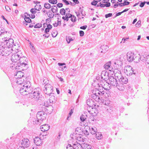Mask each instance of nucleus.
I'll return each mask as SVG.
<instances>
[{
  "label": "nucleus",
  "instance_id": "ea45409f",
  "mask_svg": "<svg viewBox=\"0 0 149 149\" xmlns=\"http://www.w3.org/2000/svg\"><path fill=\"white\" fill-rule=\"evenodd\" d=\"M53 13H51L50 12V11H49V12L48 13H47L48 17L50 18H53L54 16V14Z\"/></svg>",
  "mask_w": 149,
  "mask_h": 149
},
{
  "label": "nucleus",
  "instance_id": "9d476101",
  "mask_svg": "<svg viewBox=\"0 0 149 149\" xmlns=\"http://www.w3.org/2000/svg\"><path fill=\"white\" fill-rule=\"evenodd\" d=\"M29 97L31 99L36 100H39L40 97V89L37 88L35 89L33 91L31 90V92L29 93Z\"/></svg>",
  "mask_w": 149,
  "mask_h": 149
},
{
  "label": "nucleus",
  "instance_id": "bf43d9fd",
  "mask_svg": "<svg viewBox=\"0 0 149 149\" xmlns=\"http://www.w3.org/2000/svg\"><path fill=\"white\" fill-rule=\"evenodd\" d=\"M63 1L64 3L66 5H68L69 4V2L66 0H62Z\"/></svg>",
  "mask_w": 149,
  "mask_h": 149
},
{
  "label": "nucleus",
  "instance_id": "b1692460",
  "mask_svg": "<svg viewBox=\"0 0 149 149\" xmlns=\"http://www.w3.org/2000/svg\"><path fill=\"white\" fill-rule=\"evenodd\" d=\"M24 74L23 72L19 71L16 72V73L14 76L15 78L17 79L18 78H21V77L22 78L25 77H24Z\"/></svg>",
  "mask_w": 149,
  "mask_h": 149
},
{
  "label": "nucleus",
  "instance_id": "423d86ee",
  "mask_svg": "<svg viewBox=\"0 0 149 149\" xmlns=\"http://www.w3.org/2000/svg\"><path fill=\"white\" fill-rule=\"evenodd\" d=\"M4 38H3V40H2L1 44H3V46H5V47L10 48H13L14 47L15 48V49H16L17 51L18 50V49H16V45H13L14 42L13 39L10 38L8 40L7 39L8 38L6 37H5V36H4Z\"/></svg>",
  "mask_w": 149,
  "mask_h": 149
},
{
  "label": "nucleus",
  "instance_id": "bb28decb",
  "mask_svg": "<svg viewBox=\"0 0 149 149\" xmlns=\"http://www.w3.org/2000/svg\"><path fill=\"white\" fill-rule=\"evenodd\" d=\"M26 77H21V78H18L16 79V82L18 84L22 85L23 82V81H24L25 78Z\"/></svg>",
  "mask_w": 149,
  "mask_h": 149
},
{
  "label": "nucleus",
  "instance_id": "79ce46f5",
  "mask_svg": "<svg viewBox=\"0 0 149 149\" xmlns=\"http://www.w3.org/2000/svg\"><path fill=\"white\" fill-rule=\"evenodd\" d=\"M60 13L61 15H65V10L63 8L61 9L60 10Z\"/></svg>",
  "mask_w": 149,
  "mask_h": 149
},
{
  "label": "nucleus",
  "instance_id": "37998d69",
  "mask_svg": "<svg viewBox=\"0 0 149 149\" xmlns=\"http://www.w3.org/2000/svg\"><path fill=\"white\" fill-rule=\"evenodd\" d=\"M66 40L68 43H69L71 41L73 40L69 36L66 37Z\"/></svg>",
  "mask_w": 149,
  "mask_h": 149
},
{
  "label": "nucleus",
  "instance_id": "f3484780",
  "mask_svg": "<svg viewBox=\"0 0 149 149\" xmlns=\"http://www.w3.org/2000/svg\"><path fill=\"white\" fill-rule=\"evenodd\" d=\"M21 144L22 146L21 148H27L30 146V141L29 139L24 138L22 140Z\"/></svg>",
  "mask_w": 149,
  "mask_h": 149
},
{
  "label": "nucleus",
  "instance_id": "7c9ffc66",
  "mask_svg": "<svg viewBox=\"0 0 149 149\" xmlns=\"http://www.w3.org/2000/svg\"><path fill=\"white\" fill-rule=\"evenodd\" d=\"M50 95L51 96L49 99V102L51 103L55 102V97L54 95V94L52 93V94H50Z\"/></svg>",
  "mask_w": 149,
  "mask_h": 149
},
{
  "label": "nucleus",
  "instance_id": "603ef678",
  "mask_svg": "<svg viewBox=\"0 0 149 149\" xmlns=\"http://www.w3.org/2000/svg\"><path fill=\"white\" fill-rule=\"evenodd\" d=\"M146 59H147V60L146 64V65H149V55L146 56Z\"/></svg>",
  "mask_w": 149,
  "mask_h": 149
},
{
  "label": "nucleus",
  "instance_id": "412c9836",
  "mask_svg": "<svg viewBox=\"0 0 149 149\" xmlns=\"http://www.w3.org/2000/svg\"><path fill=\"white\" fill-rule=\"evenodd\" d=\"M41 135L40 134V136H41ZM41 137H39L38 136H36L34 139V142L35 145L38 146H40L42 144V141L40 139Z\"/></svg>",
  "mask_w": 149,
  "mask_h": 149
},
{
  "label": "nucleus",
  "instance_id": "ddd939ff",
  "mask_svg": "<svg viewBox=\"0 0 149 149\" xmlns=\"http://www.w3.org/2000/svg\"><path fill=\"white\" fill-rule=\"evenodd\" d=\"M70 136L72 139H75L76 140V142H77V143L81 144L83 143L84 140L80 135L76 134L75 133H74L73 134L70 135Z\"/></svg>",
  "mask_w": 149,
  "mask_h": 149
},
{
  "label": "nucleus",
  "instance_id": "393cba45",
  "mask_svg": "<svg viewBox=\"0 0 149 149\" xmlns=\"http://www.w3.org/2000/svg\"><path fill=\"white\" fill-rule=\"evenodd\" d=\"M49 129V126L48 124H44L40 126V129L43 132L48 131Z\"/></svg>",
  "mask_w": 149,
  "mask_h": 149
},
{
  "label": "nucleus",
  "instance_id": "680f3d73",
  "mask_svg": "<svg viewBox=\"0 0 149 149\" xmlns=\"http://www.w3.org/2000/svg\"><path fill=\"white\" fill-rule=\"evenodd\" d=\"M30 11L31 13L34 14L36 13V12L34 10V8L31 9L30 10Z\"/></svg>",
  "mask_w": 149,
  "mask_h": 149
},
{
  "label": "nucleus",
  "instance_id": "c756f323",
  "mask_svg": "<svg viewBox=\"0 0 149 149\" xmlns=\"http://www.w3.org/2000/svg\"><path fill=\"white\" fill-rule=\"evenodd\" d=\"M108 47L105 45H103L101 46L100 48L102 50L101 51V53H105L108 49Z\"/></svg>",
  "mask_w": 149,
  "mask_h": 149
},
{
  "label": "nucleus",
  "instance_id": "6e6d98bb",
  "mask_svg": "<svg viewBox=\"0 0 149 149\" xmlns=\"http://www.w3.org/2000/svg\"><path fill=\"white\" fill-rule=\"evenodd\" d=\"M84 32L82 31H79V34L80 36H83L84 35Z\"/></svg>",
  "mask_w": 149,
  "mask_h": 149
},
{
  "label": "nucleus",
  "instance_id": "6ab92c4d",
  "mask_svg": "<svg viewBox=\"0 0 149 149\" xmlns=\"http://www.w3.org/2000/svg\"><path fill=\"white\" fill-rule=\"evenodd\" d=\"M110 77L108 72L105 70L103 71L101 74V78L103 80H107L109 79Z\"/></svg>",
  "mask_w": 149,
  "mask_h": 149
},
{
  "label": "nucleus",
  "instance_id": "8fccbe9b",
  "mask_svg": "<svg viewBox=\"0 0 149 149\" xmlns=\"http://www.w3.org/2000/svg\"><path fill=\"white\" fill-rule=\"evenodd\" d=\"M146 55L145 56H141V57H142V59H141V61H142L143 62H146V60L147 59H146Z\"/></svg>",
  "mask_w": 149,
  "mask_h": 149
},
{
  "label": "nucleus",
  "instance_id": "7ed1b4c3",
  "mask_svg": "<svg viewBox=\"0 0 149 149\" xmlns=\"http://www.w3.org/2000/svg\"><path fill=\"white\" fill-rule=\"evenodd\" d=\"M110 84L114 87H116L119 90L123 91L124 90V87L123 84L119 82L114 77L111 76L109 78Z\"/></svg>",
  "mask_w": 149,
  "mask_h": 149
},
{
  "label": "nucleus",
  "instance_id": "338daca9",
  "mask_svg": "<svg viewBox=\"0 0 149 149\" xmlns=\"http://www.w3.org/2000/svg\"><path fill=\"white\" fill-rule=\"evenodd\" d=\"M5 8L6 10L8 12H9L10 10V8L8 6H6Z\"/></svg>",
  "mask_w": 149,
  "mask_h": 149
},
{
  "label": "nucleus",
  "instance_id": "72a5a7b5",
  "mask_svg": "<svg viewBox=\"0 0 149 149\" xmlns=\"http://www.w3.org/2000/svg\"><path fill=\"white\" fill-rule=\"evenodd\" d=\"M87 117V116L86 114L85 113H84V114H82L81 116V120L82 122H84L86 119Z\"/></svg>",
  "mask_w": 149,
  "mask_h": 149
},
{
  "label": "nucleus",
  "instance_id": "4c0bfd02",
  "mask_svg": "<svg viewBox=\"0 0 149 149\" xmlns=\"http://www.w3.org/2000/svg\"><path fill=\"white\" fill-rule=\"evenodd\" d=\"M91 132L93 134H95L97 133V129L95 127H92Z\"/></svg>",
  "mask_w": 149,
  "mask_h": 149
},
{
  "label": "nucleus",
  "instance_id": "f03ea898",
  "mask_svg": "<svg viewBox=\"0 0 149 149\" xmlns=\"http://www.w3.org/2000/svg\"><path fill=\"white\" fill-rule=\"evenodd\" d=\"M27 58L26 57L23 56L20 57L17 63H16V66H11L13 68L16 69H18L24 70L27 68V61L26 60Z\"/></svg>",
  "mask_w": 149,
  "mask_h": 149
},
{
  "label": "nucleus",
  "instance_id": "473e14b6",
  "mask_svg": "<svg viewBox=\"0 0 149 149\" xmlns=\"http://www.w3.org/2000/svg\"><path fill=\"white\" fill-rule=\"evenodd\" d=\"M95 134V137L97 139L100 140L102 138V136L101 133L97 132Z\"/></svg>",
  "mask_w": 149,
  "mask_h": 149
},
{
  "label": "nucleus",
  "instance_id": "c03bdc74",
  "mask_svg": "<svg viewBox=\"0 0 149 149\" xmlns=\"http://www.w3.org/2000/svg\"><path fill=\"white\" fill-rule=\"evenodd\" d=\"M57 34V31L55 30H53L52 33V35L53 37H56Z\"/></svg>",
  "mask_w": 149,
  "mask_h": 149
},
{
  "label": "nucleus",
  "instance_id": "9b49d317",
  "mask_svg": "<svg viewBox=\"0 0 149 149\" xmlns=\"http://www.w3.org/2000/svg\"><path fill=\"white\" fill-rule=\"evenodd\" d=\"M47 114L44 111H38L36 115L37 120L36 122L37 124L39 122L41 123V121L45 118Z\"/></svg>",
  "mask_w": 149,
  "mask_h": 149
},
{
  "label": "nucleus",
  "instance_id": "dca6fc26",
  "mask_svg": "<svg viewBox=\"0 0 149 149\" xmlns=\"http://www.w3.org/2000/svg\"><path fill=\"white\" fill-rule=\"evenodd\" d=\"M124 70L125 74L128 76L132 75V73L135 74V73L134 72L133 70H132V68L130 65L126 66Z\"/></svg>",
  "mask_w": 149,
  "mask_h": 149
},
{
  "label": "nucleus",
  "instance_id": "3c124183",
  "mask_svg": "<svg viewBox=\"0 0 149 149\" xmlns=\"http://www.w3.org/2000/svg\"><path fill=\"white\" fill-rule=\"evenodd\" d=\"M72 15L71 14H70L68 12L67 13H66L65 17L68 18H70Z\"/></svg>",
  "mask_w": 149,
  "mask_h": 149
},
{
  "label": "nucleus",
  "instance_id": "20e7f679",
  "mask_svg": "<svg viewBox=\"0 0 149 149\" xmlns=\"http://www.w3.org/2000/svg\"><path fill=\"white\" fill-rule=\"evenodd\" d=\"M93 93L91 95V97L95 101L98 102L100 101V100H102V97L103 96L104 92V91H102L101 89H100L99 90H96L95 92L93 91Z\"/></svg>",
  "mask_w": 149,
  "mask_h": 149
},
{
  "label": "nucleus",
  "instance_id": "13d9d810",
  "mask_svg": "<svg viewBox=\"0 0 149 149\" xmlns=\"http://www.w3.org/2000/svg\"><path fill=\"white\" fill-rule=\"evenodd\" d=\"M145 1H144L143 2H141L140 5L139 6L141 7H143L144 6L145 4Z\"/></svg>",
  "mask_w": 149,
  "mask_h": 149
},
{
  "label": "nucleus",
  "instance_id": "c85d7f7f",
  "mask_svg": "<svg viewBox=\"0 0 149 149\" xmlns=\"http://www.w3.org/2000/svg\"><path fill=\"white\" fill-rule=\"evenodd\" d=\"M139 54H135V57H134V59L133 61L135 63H138L140 61L141 59H142V57H141Z\"/></svg>",
  "mask_w": 149,
  "mask_h": 149
},
{
  "label": "nucleus",
  "instance_id": "4d7b16f0",
  "mask_svg": "<svg viewBox=\"0 0 149 149\" xmlns=\"http://www.w3.org/2000/svg\"><path fill=\"white\" fill-rule=\"evenodd\" d=\"M97 3V1H94L91 3V4L92 5L95 6Z\"/></svg>",
  "mask_w": 149,
  "mask_h": 149
},
{
  "label": "nucleus",
  "instance_id": "f257e3e1",
  "mask_svg": "<svg viewBox=\"0 0 149 149\" xmlns=\"http://www.w3.org/2000/svg\"><path fill=\"white\" fill-rule=\"evenodd\" d=\"M23 81V83L20 88L19 92L22 95H26L31 92L32 88L29 78L26 77L25 78L24 81Z\"/></svg>",
  "mask_w": 149,
  "mask_h": 149
},
{
  "label": "nucleus",
  "instance_id": "052dcab7",
  "mask_svg": "<svg viewBox=\"0 0 149 149\" xmlns=\"http://www.w3.org/2000/svg\"><path fill=\"white\" fill-rule=\"evenodd\" d=\"M123 3L124 5V6L128 5L130 3V2H129L126 1H124Z\"/></svg>",
  "mask_w": 149,
  "mask_h": 149
},
{
  "label": "nucleus",
  "instance_id": "4be33fe9",
  "mask_svg": "<svg viewBox=\"0 0 149 149\" xmlns=\"http://www.w3.org/2000/svg\"><path fill=\"white\" fill-rule=\"evenodd\" d=\"M86 103L87 105L90 107H91L92 109H93V107L96 106V105L95 102L90 99H88L87 100Z\"/></svg>",
  "mask_w": 149,
  "mask_h": 149
},
{
  "label": "nucleus",
  "instance_id": "a878e982",
  "mask_svg": "<svg viewBox=\"0 0 149 149\" xmlns=\"http://www.w3.org/2000/svg\"><path fill=\"white\" fill-rule=\"evenodd\" d=\"M7 33L6 31H5L4 30H2L1 28H0V40H1V39L3 40V38H2V37L3 36H5Z\"/></svg>",
  "mask_w": 149,
  "mask_h": 149
},
{
  "label": "nucleus",
  "instance_id": "f704fd0d",
  "mask_svg": "<svg viewBox=\"0 0 149 149\" xmlns=\"http://www.w3.org/2000/svg\"><path fill=\"white\" fill-rule=\"evenodd\" d=\"M51 10L53 13L57 12L58 11V8L56 6H53L52 7Z\"/></svg>",
  "mask_w": 149,
  "mask_h": 149
},
{
  "label": "nucleus",
  "instance_id": "a211bd4d",
  "mask_svg": "<svg viewBox=\"0 0 149 149\" xmlns=\"http://www.w3.org/2000/svg\"><path fill=\"white\" fill-rule=\"evenodd\" d=\"M126 56L127 60L129 62H131L134 59V57H135V54L133 52H129L127 53Z\"/></svg>",
  "mask_w": 149,
  "mask_h": 149
},
{
  "label": "nucleus",
  "instance_id": "6e6552de",
  "mask_svg": "<svg viewBox=\"0 0 149 149\" xmlns=\"http://www.w3.org/2000/svg\"><path fill=\"white\" fill-rule=\"evenodd\" d=\"M4 38H3V40H2L1 44H3V46H5V47L10 48H13L14 47L15 48V49H16L17 51L18 50V49H16V45H13L14 42L13 39L10 38L8 40L7 39L8 38L6 37H5V36H4Z\"/></svg>",
  "mask_w": 149,
  "mask_h": 149
},
{
  "label": "nucleus",
  "instance_id": "58836bf2",
  "mask_svg": "<svg viewBox=\"0 0 149 149\" xmlns=\"http://www.w3.org/2000/svg\"><path fill=\"white\" fill-rule=\"evenodd\" d=\"M111 66V63L110 62H107L104 65V68L106 69H108L109 67Z\"/></svg>",
  "mask_w": 149,
  "mask_h": 149
},
{
  "label": "nucleus",
  "instance_id": "49530a36",
  "mask_svg": "<svg viewBox=\"0 0 149 149\" xmlns=\"http://www.w3.org/2000/svg\"><path fill=\"white\" fill-rule=\"evenodd\" d=\"M49 3L52 4H56L57 2V0H49Z\"/></svg>",
  "mask_w": 149,
  "mask_h": 149
},
{
  "label": "nucleus",
  "instance_id": "cd10ccee",
  "mask_svg": "<svg viewBox=\"0 0 149 149\" xmlns=\"http://www.w3.org/2000/svg\"><path fill=\"white\" fill-rule=\"evenodd\" d=\"M119 82H121L122 84H126L128 82L127 79L125 77H122L119 80Z\"/></svg>",
  "mask_w": 149,
  "mask_h": 149
},
{
  "label": "nucleus",
  "instance_id": "774afa93",
  "mask_svg": "<svg viewBox=\"0 0 149 149\" xmlns=\"http://www.w3.org/2000/svg\"><path fill=\"white\" fill-rule=\"evenodd\" d=\"M46 34H44L43 35V36H45V37L46 38H48L49 36V33H46Z\"/></svg>",
  "mask_w": 149,
  "mask_h": 149
},
{
  "label": "nucleus",
  "instance_id": "5701e85b",
  "mask_svg": "<svg viewBox=\"0 0 149 149\" xmlns=\"http://www.w3.org/2000/svg\"><path fill=\"white\" fill-rule=\"evenodd\" d=\"M122 65V62L120 60H117L115 61L114 66L115 67V69H118L119 68H120Z\"/></svg>",
  "mask_w": 149,
  "mask_h": 149
},
{
  "label": "nucleus",
  "instance_id": "4468645a",
  "mask_svg": "<svg viewBox=\"0 0 149 149\" xmlns=\"http://www.w3.org/2000/svg\"><path fill=\"white\" fill-rule=\"evenodd\" d=\"M106 81L101 80L100 83L98 84V85L100 87H101L104 89L107 90L110 89L111 85Z\"/></svg>",
  "mask_w": 149,
  "mask_h": 149
},
{
  "label": "nucleus",
  "instance_id": "aec40b11",
  "mask_svg": "<svg viewBox=\"0 0 149 149\" xmlns=\"http://www.w3.org/2000/svg\"><path fill=\"white\" fill-rule=\"evenodd\" d=\"M48 103L47 102H44V104H40L39 106V108L42 111H46L47 110V108L48 107Z\"/></svg>",
  "mask_w": 149,
  "mask_h": 149
},
{
  "label": "nucleus",
  "instance_id": "0eeeda50",
  "mask_svg": "<svg viewBox=\"0 0 149 149\" xmlns=\"http://www.w3.org/2000/svg\"><path fill=\"white\" fill-rule=\"evenodd\" d=\"M4 38H3V40H2L1 44H3V46H5V47L10 48H13L14 47L15 48V49H16L17 51L18 50V49H16V45H13L14 42L13 39L10 38L8 40L7 39L8 38L6 37H5V36H4Z\"/></svg>",
  "mask_w": 149,
  "mask_h": 149
},
{
  "label": "nucleus",
  "instance_id": "c9c22d12",
  "mask_svg": "<svg viewBox=\"0 0 149 149\" xmlns=\"http://www.w3.org/2000/svg\"><path fill=\"white\" fill-rule=\"evenodd\" d=\"M24 22H23L24 24H25L26 23H29L31 22V20L29 17H25L24 18Z\"/></svg>",
  "mask_w": 149,
  "mask_h": 149
},
{
  "label": "nucleus",
  "instance_id": "5fc2aeb1",
  "mask_svg": "<svg viewBox=\"0 0 149 149\" xmlns=\"http://www.w3.org/2000/svg\"><path fill=\"white\" fill-rule=\"evenodd\" d=\"M98 81L100 82L101 81L100 80V76H97L96 77V80H95V82H97V81Z\"/></svg>",
  "mask_w": 149,
  "mask_h": 149
},
{
  "label": "nucleus",
  "instance_id": "de8ad7c7",
  "mask_svg": "<svg viewBox=\"0 0 149 149\" xmlns=\"http://www.w3.org/2000/svg\"><path fill=\"white\" fill-rule=\"evenodd\" d=\"M71 17V20L72 22H75L76 20V17L74 15H72Z\"/></svg>",
  "mask_w": 149,
  "mask_h": 149
},
{
  "label": "nucleus",
  "instance_id": "a18cd8bd",
  "mask_svg": "<svg viewBox=\"0 0 149 149\" xmlns=\"http://www.w3.org/2000/svg\"><path fill=\"white\" fill-rule=\"evenodd\" d=\"M42 26V24L40 23H38V24H37L36 25H35L34 26V28H40Z\"/></svg>",
  "mask_w": 149,
  "mask_h": 149
},
{
  "label": "nucleus",
  "instance_id": "1a4fd4ad",
  "mask_svg": "<svg viewBox=\"0 0 149 149\" xmlns=\"http://www.w3.org/2000/svg\"><path fill=\"white\" fill-rule=\"evenodd\" d=\"M16 53H13L11 56V59L12 61L13 62V63L11 64L13 66H16V63H17L20 57L22 56V54L21 51H18L17 52L15 51Z\"/></svg>",
  "mask_w": 149,
  "mask_h": 149
},
{
  "label": "nucleus",
  "instance_id": "f8f14e48",
  "mask_svg": "<svg viewBox=\"0 0 149 149\" xmlns=\"http://www.w3.org/2000/svg\"><path fill=\"white\" fill-rule=\"evenodd\" d=\"M44 93L47 95L50 96V94H52L53 91V87L51 85L47 84L44 86Z\"/></svg>",
  "mask_w": 149,
  "mask_h": 149
},
{
  "label": "nucleus",
  "instance_id": "a19ab883",
  "mask_svg": "<svg viewBox=\"0 0 149 149\" xmlns=\"http://www.w3.org/2000/svg\"><path fill=\"white\" fill-rule=\"evenodd\" d=\"M44 6L45 8L47 9H49L51 7V5L48 3H45L44 4Z\"/></svg>",
  "mask_w": 149,
  "mask_h": 149
},
{
  "label": "nucleus",
  "instance_id": "39448f33",
  "mask_svg": "<svg viewBox=\"0 0 149 149\" xmlns=\"http://www.w3.org/2000/svg\"><path fill=\"white\" fill-rule=\"evenodd\" d=\"M3 44H2L0 45V54L2 56H8L12 52V51L15 50V48L14 47L12 48H10L3 46Z\"/></svg>",
  "mask_w": 149,
  "mask_h": 149
},
{
  "label": "nucleus",
  "instance_id": "2f4dec72",
  "mask_svg": "<svg viewBox=\"0 0 149 149\" xmlns=\"http://www.w3.org/2000/svg\"><path fill=\"white\" fill-rule=\"evenodd\" d=\"M115 76L116 77H117L119 80L122 77V74L120 71L117 72L115 74Z\"/></svg>",
  "mask_w": 149,
  "mask_h": 149
},
{
  "label": "nucleus",
  "instance_id": "e2e57ef3",
  "mask_svg": "<svg viewBox=\"0 0 149 149\" xmlns=\"http://www.w3.org/2000/svg\"><path fill=\"white\" fill-rule=\"evenodd\" d=\"M57 6L59 8L62 7L63 6L62 3H58L57 4Z\"/></svg>",
  "mask_w": 149,
  "mask_h": 149
},
{
  "label": "nucleus",
  "instance_id": "e433bc0d",
  "mask_svg": "<svg viewBox=\"0 0 149 149\" xmlns=\"http://www.w3.org/2000/svg\"><path fill=\"white\" fill-rule=\"evenodd\" d=\"M34 9L36 10H40L41 9V6L39 4H36L34 7Z\"/></svg>",
  "mask_w": 149,
  "mask_h": 149
},
{
  "label": "nucleus",
  "instance_id": "09e8293b",
  "mask_svg": "<svg viewBox=\"0 0 149 149\" xmlns=\"http://www.w3.org/2000/svg\"><path fill=\"white\" fill-rule=\"evenodd\" d=\"M73 112V110H72V109H71L70 111V112L69 113V115H68V116L67 118V119L68 120H69V117H70L71 116V115L72 114V113Z\"/></svg>",
  "mask_w": 149,
  "mask_h": 149
},
{
  "label": "nucleus",
  "instance_id": "864d4df0",
  "mask_svg": "<svg viewBox=\"0 0 149 149\" xmlns=\"http://www.w3.org/2000/svg\"><path fill=\"white\" fill-rule=\"evenodd\" d=\"M112 13H109V14H106L105 15V17L106 18L111 17L112 16Z\"/></svg>",
  "mask_w": 149,
  "mask_h": 149
},
{
  "label": "nucleus",
  "instance_id": "2eb2a0df",
  "mask_svg": "<svg viewBox=\"0 0 149 149\" xmlns=\"http://www.w3.org/2000/svg\"><path fill=\"white\" fill-rule=\"evenodd\" d=\"M72 146L70 144H68L67 146V149H82L81 144L72 142Z\"/></svg>",
  "mask_w": 149,
  "mask_h": 149
},
{
  "label": "nucleus",
  "instance_id": "69168bd1",
  "mask_svg": "<svg viewBox=\"0 0 149 149\" xmlns=\"http://www.w3.org/2000/svg\"><path fill=\"white\" fill-rule=\"evenodd\" d=\"M87 26L86 25H85L83 26H81L80 27V28L81 29L85 30V29L87 27Z\"/></svg>",
  "mask_w": 149,
  "mask_h": 149
},
{
  "label": "nucleus",
  "instance_id": "0e129e2a",
  "mask_svg": "<svg viewBox=\"0 0 149 149\" xmlns=\"http://www.w3.org/2000/svg\"><path fill=\"white\" fill-rule=\"evenodd\" d=\"M37 145L33 144L32 146V149H37Z\"/></svg>",
  "mask_w": 149,
  "mask_h": 149
}]
</instances>
